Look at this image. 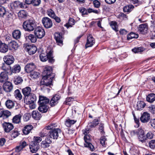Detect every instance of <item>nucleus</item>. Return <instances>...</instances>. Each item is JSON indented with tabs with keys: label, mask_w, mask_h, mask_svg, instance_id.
<instances>
[{
	"label": "nucleus",
	"mask_w": 155,
	"mask_h": 155,
	"mask_svg": "<svg viewBox=\"0 0 155 155\" xmlns=\"http://www.w3.org/2000/svg\"><path fill=\"white\" fill-rule=\"evenodd\" d=\"M52 68L50 67L45 68L43 72V75L40 83V85L49 86L51 84L53 79L54 76V74L52 73Z\"/></svg>",
	"instance_id": "1"
},
{
	"label": "nucleus",
	"mask_w": 155,
	"mask_h": 155,
	"mask_svg": "<svg viewBox=\"0 0 155 155\" xmlns=\"http://www.w3.org/2000/svg\"><path fill=\"white\" fill-rule=\"evenodd\" d=\"M31 89L29 87H26L22 89V93L24 95V101L26 104L35 102L36 100L35 95L31 93Z\"/></svg>",
	"instance_id": "2"
},
{
	"label": "nucleus",
	"mask_w": 155,
	"mask_h": 155,
	"mask_svg": "<svg viewBox=\"0 0 155 155\" xmlns=\"http://www.w3.org/2000/svg\"><path fill=\"white\" fill-rule=\"evenodd\" d=\"M36 26L35 21L31 19L25 21L22 24L23 29L25 31L28 32L33 31Z\"/></svg>",
	"instance_id": "3"
},
{
	"label": "nucleus",
	"mask_w": 155,
	"mask_h": 155,
	"mask_svg": "<svg viewBox=\"0 0 155 155\" xmlns=\"http://www.w3.org/2000/svg\"><path fill=\"white\" fill-rule=\"evenodd\" d=\"M34 30V35L37 38L41 39L45 35L44 29L40 27H36Z\"/></svg>",
	"instance_id": "4"
},
{
	"label": "nucleus",
	"mask_w": 155,
	"mask_h": 155,
	"mask_svg": "<svg viewBox=\"0 0 155 155\" xmlns=\"http://www.w3.org/2000/svg\"><path fill=\"white\" fill-rule=\"evenodd\" d=\"M91 138V136L90 134L84 135V139L85 142V143L84 144V146L85 147L90 148L91 150H93L94 148V146L91 143H90Z\"/></svg>",
	"instance_id": "5"
},
{
	"label": "nucleus",
	"mask_w": 155,
	"mask_h": 155,
	"mask_svg": "<svg viewBox=\"0 0 155 155\" xmlns=\"http://www.w3.org/2000/svg\"><path fill=\"white\" fill-rule=\"evenodd\" d=\"M42 23L44 27L47 28H50L52 27L53 23L51 20L47 17L43 18L41 20Z\"/></svg>",
	"instance_id": "6"
},
{
	"label": "nucleus",
	"mask_w": 155,
	"mask_h": 155,
	"mask_svg": "<svg viewBox=\"0 0 155 155\" xmlns=\"http://www.w3.org/2000/svg\"><path fill=\"white\" fill-rule=\"evenodd\" d=\"M60 129L57 128L49 131V136L51 138L57 139L59 136V133H60Z\"/></svg>",
	"instance_id": "7"
},
{
	"label": "nucleus",
	"mask_w": 155,
	"mask_h": 155,
	"mask_svg": "<svg viewBox=\"0 0 155 155\" xmlns=\"http://www.w3.org/2000/svg\"><path fill=\"white\" fill-rule=\"evenodd\" d=\"M13 8H26L28 7L27 5L24 3L21 2L19 1H16L12 4Z\"/></svg>",
	"instance_id": "8"
},
{
	"label": "nucleus",
	"mask_w": 155,
	"mask_h": 155,
	"mask_svg": "<svg viewBox=\"0 0 155 155\" xmlns=\"http://www.w3.org/2000/svg\"><path fill=\"white\" fill-rule=\"evenodd\" d=\"M61 96L58 94L54 95L51 98L50 102L49 104L51 107L54 106L58 103V101L60 99Z\"/></svg>",
	"instance_id": "9"
},
{
	"label": "nucleus",
	"mask_w": 155,
	"mask_h": 155,
	"mask_svg": "<svg viewBox=\"0 0 155 155\" xmlns=\"http://www.w3.org/2000/svg\"><path fill=\"white\" fill-rule=\"evenodd\" d=\"M54 37L58 45L62 46L63 44V38L61 33H56L54 34Z\"/></svg>",
	"instance_id": "10"
},
{
	"label": "nucleus",
	"mask_w": 155,
	"mask_h": 155,
	"mask_svg": "<svg viewBox=\"0 0 155 155\" xmlns=\"http://www.w3.org/2000/svg\"><path fill=\"white\" fill-rule=\"evenodd\" d=\"M2 125L5 132L8 133L10 132L14 128L13 124L5 122Z\"/></svg>",
	"instance_id": "11"
},
{
	"label": "nucleus",
	"mask_w": 155,
	"mask_h": 155,
	"mask_svg": "<svg viewBox=\"0 0 155 155\" xmlns=\"http://www.w3.org/2000/svg\"><path fill=\"white\" fill-rule=\"evenodd\" d=\"M29 147L31 152L35 153L39 148V144L35 142H31L30 144Z\"/></svg>",
	"instance_id": "12"
},
{
	"label": "nucleus",
	"mask_w": 155,
	"mask_h": 155,
	"mask_svg": "<svg viewBox=\"0 0 155 155\" xmlns=\"http://www.w3.org/2000/svg\"><path fill=\"white\" fill-rule=\"evenodd\" d=\"M3 89L6 92H10L13 89L12 84L9 81L5 82L3 85Z\"/></svg>",
	"instance_id": "13"
},
{
	"label": "nucleus",
	"mask_w": 155,
	"mask_h": 155,
	"mask_svg": "<svg viewBox=\"0 0 155 155\" xmlns=\"http://www.w3.org/2000/svg\"><path fill=\"white\" fill-rule=\"evenodd\" d=\"M95 43L94 38L91 35H90L87 37V42L85 45L86 48L91 47Z\"/></svg>",
	"instance_id": "14"
},
{
	"label": "nucleus",
	"mask_w": 155,
	"mask_h": 155,
	"mask_svg": "<svg viewBox=\"0 0 155 155\" xmlns=\"http://www.w3.org/2000/svg\"><path fill=\"white\" fill-rule=\"evenodd\" d=\"M150 119V115L147 112H144L140 117V120L143 123L147 122Z\"/></svg>",
	"instance_id": "15"
},
{
	"label": "nucleus",
	"mask_w": 155,
	"mask_h": 155,
	"mask_svg": "<svg viewBox=\"0 0 155 155\" xmlns=\"http://www.w3.org/2000/svg\"><path fill=\"white\" fill-rule=\"evenodd\" d=\"M36 68V66L33 63L28 64L25 67V70L26 72L29 73L34 70Z\"/></svg>",
	"instance_id": "16"
},
{
	"label": "nucleus",
	"mask_w": 155,
	"mask_h": 155,
	"mask_svg": "<svg viewBox=\"0 0 155 155\" xmlns=\"http://www.w3.org/2000/svg\"><path fill=\"white\" fill-rule=\"evenodd\" d=\"M130 134L132 136L137 135L138 137V136L144 134H145L143 130L141 128H140L137 130L132 131L130 132Z\"/></svg>",
	"instance_id": "17"
},
{
	"label": "nucleus",
	"mask_w": 155,
	"mask_h": 155,
	"mask_svg": "<svg viewBox=\"0 0 155 155\" xmlns=\"http://www.w3.org/2000/svg\"><path fill=\"white\" fill-rule=\"evenodd\" d=\"M147 30L148 26L146 24H143L140 25L138 31L140 33L145 34L147 33Z\"/></svg>",
	"instance_id": "18"
},
{
	"label": "nucleus",
	"mask_w": 155,
	"mask_h": 155,
	"mask_svg": "<svg viewBox=\"0 0 155 155\" xmlns=\"http://www.w3.org/2000/svg\"><path fill=\"white\" fill-rule=\"evenodd\" d=\"M51 140L50 139V138L48 137L46 138L45 140L43 141L41 143V147L44 148H46L48 147L49 144L51 143Z\"/></svg>",
	"instance_id": "19"
},
{
	"label": "nucleus",
	"mask_w": 155,
	"mask_h": 155,
	"mask_svg": "<svg viewBox=\"0 0 155 155\" xmlns=\"http://www.w3.org/2000/svg\"><path fill=\"white\" fill-rule=\"evenodd\" d=\"M27 49L30 55L34 54L37 50V48L34 45H28L27 47Z\"/></svg>",
	"instance_id": "20"
},
{
	"label": "nucleus",
	"mask_w": 155,
	"mask_h": 155,
	"mask_svg": "<svg viewBox=\"0 0 155 155\" xmlns=\"http://www.w3.org/2000/svg\"><path fill=\"white\" fill-rule=\"evenodd\" d=\"M49 100L46 97L40 96L38 101L39 104H48Z\"/></svg>",
	"instance_id": "21"
},
{
	"label": "nucleus",
	"mask_w": 155,
	"mask_h": 155,
	"mask_svg": "<svg viewBox=\"0 0 155 155\" xmlns=\"http://www.w3.org/2000/svg\"><path fill=\"white\" fill-rule=\"evenodd\" d=\"M8 77L7 73L6 71L2 72L0 74V82H3L7 81Z\"/></svg>",
	"instance_id": "22"
},
{
	"label": "nucleus",
	"mask_w": 155,
	"mask_h": 155,
	"mask_svg": "<svg viewBox=\"0 0 155 155\" xmlns=\"http://www.w3.org/2000/svg\"><path fill=\"white\" fill-rule=\"evenodd\" d=\"M4 61L8 65L12 64L14 60V58L12 56H6L4 58Z\"/></svg>",
	"instance_id": "23"
},
{
	"label": "nucleus",
	"mask_w": 155,
	"mask_h": 155,
	"mask_svg": "<svg viewBox=\"0 0 155 155\" xmlns=\"http://www.w3.org/2000/svg\"><path fill=\"white\" fill-rule=\"evenodd\" d=\"M33 128V126L31 125H28L25 126L22 130L23 134L27 135L30 132Z\"/></svg>",
	"instance_id": "24"
},
{
	"label": "nucleus",
	"mask_w": 155,
	"mask_h": 155,
	"mask_svg": "<svg viewBox=\"0 0 155 155\" xmlns=\"http://www.w3.org/2000/svg\"><path fill=\"white\" fill-rule=\"evenodd\" d=\"M39 105L38 109L40 112L42 113H45L47 111L49 107L47 104H39Z\"/></svg>",
	"instance_id": "25"
},
{
	"label": "nucleus",
	"mask_w": 155,
	"mask_h": 155,
	"mask_svg": "<svg viewBox=\"0 0 155 155\" xmlns=\"http://www.w3.org/2000/svg\"><path fill=\"white\" fill-rule=\"evenodd\" d=\"M14 102L10 100H7L5 102V105L8 109H12L15 106Z\"/></svg>",
	"instance_id": "26"
},
{
	"label": "nucleus",
	"mask_w": 155,
	"mask_h": 155,
	"mask_svg": "<svg viewBox=\"0 0 155 155\" xmlns=\"http://www.w3.org/2000/svg\"><path fill=\"white\" fill-rule=\"evenodd\" d=\"M8 45L10 48L15 50L17 49L18 45L17 42L14 41H12L8 43Z\"/></svg>",
	"instance_id": "27"
},
{
	"label": "nucleus",
	"mask_w": 155,
	"mask_h": 155,
	"mask_svg": "<svg viewBox=\"0 0 155 155\" xmlns=\"http://www.w3.org/2000/svg\"><path fill=\"white\" fill-rule=\"evenodd\" d=\"M21 36V32L19 30H16L14 31L12 33V36L14 38L18 39L20 38Z\"/></svg>",
	"instance_id": "28"
},
{
	"label": "nucleus",
	"mask_w": 155,
	"mask_h": 155,
	"mask_svg": "<svg viewBox=\"0 0 155 155\" xmlns=\"http://www.w3.org/2000/svg\"><path fill=\"white\" fill-rule=\"evenodd\" d=\"M26 39L28 40L33 43L37 41V37L33 34H30L26 37Z\"/></svg>",
	"instance_id": "29"
},
{
	"label": "nucleus",
	"mask_w": 155,
	"mask_h": 155,
	"mask_svg": "<svg viewBox=\"0 0 155 155\" xmlns=\"http://www.w3.org/2000/svg\"><path fill=\"white\" fill-rule=\"evenodd\" d=\"M21 116L20 114L15 116L12 119V122L15 124H18L21 122Z\"/></svg>",
	"instance_id": "30"
},
{
	"label": "nucleus",
	"mask_w": 155,
	"mask_h": 155,
	"mask_svg": "<svg viewBox=\"0 0 155 155\" xmlns=\"http://www.w3.org/2000/svg\"><path fill=\"white\" fill-rule=\"evenodd\" d=\"M147 100L150 103L153 102L155 101V94H151L148 95L147 97Z\"/></svg>",
	"instance_id": "31"
},
{
	"label": "nucleus",
	"mask_w": 155,
	"mask_h": 155,
	"mask_svg": "<svg viewBox=\"0 0 155 155\" xmlns=\"http://www.w3.org/2000/svg\"><path fill=\"white\" fill-rule=\"evenodd\" d=\"M18 17L20 18H24L27 16V13L24 10L20 11L18 13Z\"/></svg>",
	"instance_id": "32"
},
{
	"label": "nucleus",
	"mask_w": 155,
	"mask_h": 155,
	"mask_svg": "<svg viewBox=\"0 0 155 155\" xmlns=\"http://www.w3.org/2000/svg\"><path fill=\"white\" fill-rule=\"evenodd\" d=\"M14 95L16 98L19 100H21L22 99V95L18 89L16 90L15 91Z\"/></svg>",
	"instance_id": "33"
},
{
	"label": "nucleus",
	"mask_w": 155,
	"mask_h": 155,
	"mask_svg": "<svg viewBox=\"0 0 155 155\" xmlns=\"http://www.w3.org/2000/svg\"><path fill=\"white\" fill-rule=\"evenodd\" d=\"M32 116L33 118L36 120H39L41 117L39 113L36 111L32 112Z\"/></svg>",
	"instance_id": "34"
},
{
	"label": "nucleus",
	"mask_w": 155,
	"mask_h": 155,
	"mask_svg": "<svg viewBox=\"0 0 155 155\" xmlns=\"http://www.w3.org/2000/svg\"><path fill=\"white\" fill-rule=\"evenodd\" d=\"M134 8V7L132 5H129L124 6L123 8L124 12H129L132 11Z\"/></svg>",
	"instance_id": "35"
},
{
	"label": "nucleus",
	"mask_w": 155,
	"mask_h": 155,
	"mask_svg": "<svg viewBox=\"0 0 155 155\" xmlns=\"http://www.w3.org/2000/svg\"><path fill=\"white\" fill-rule=\"evenodd\" d=\"M76 122V120H71L70 119H67L65 122V125L67 127H70L71 126L74 124Z\"/></svg>",
	"instance_id": "36"
},
{
	"label": "nucleus",
	"mask_w": 155,
	"mask_h": 155,
	"mask_svg": "<svg viewBox=\"0 0 155 155\" xmlns=\"http://www.w3.org/2000/svg\"><path fill=\"white\" fill-rule=\"evenodd\" d=\"M48 130L45 127L40 133L39 135L41 137H44L48 135Z\"/></svg>",
	"instance_id": "37"
},
{
	"label": "nucleus",
	"mask_w": 155,
	"mask_h": 155,
	"mask_svg": "<svg viewBox=\"0 0 155 155\" xmlns=\"http://www.w3.org/2000/svg\"><path fill=\"white\" fill-rule=\"evenodd\" d=\"M21 67L18 64H16L13 67L12 69V72L13 73H16L20 71Z\"/></svg>",
	"instance_id": "38"
},
{
	"label": "nucleus",
	"mask_w": 155,
	"mask_h": 155,
	"mask_svg": "<svg viewBox=\"0 0 155 155\" xmlns=\"http://www.w3.org/2000/svg\"><path fill=\"white\" fill-rule=\"evenodd\" d=\"M8 50V46L5 43L2 44V46L0 48V51L2 53H5L7 52Z\"/></svg>",
	"instance_id": "39"
},
{
	"label": "nucleus",
	"mask_w": 155,
	"mask_h": 155,
	"mask_svg": "<svg viewBox=\"0 0 155 155\" xmlns=\"http://www.w3.org/2000/svg\"><path fill=\"white\" fill-rule=\"evenodd\" d=\"M2 116L3 118H7L11 115V113L8 110H4L2 109Z\"/></svg>",
	"instance_id": "40"
},
{
	"label": "nucleus",
	"mask_w": 155,
	"mask_h": 155,
	"mask_svg": "<svg viewBox=\"0 0 155 155\" xmlns=\"http://www.w3.org/2000/svg\"><path fill=\"white\" fill-rule=\"evenodd\" d=\"M145 104L143 101H140L137 105V110H142L145 106Z\"/></svg>",
	"instance_id": "41"
},
{
	"label": "nucleus",
	"mask_w": 155,
	"mask_h": 155,
	"mask_svg": "<svg viewBox=\"0 0 155 155\" xmlns=\"http://www.w3.org/2000/svg\"><path fill=\"white\" fill-rule=\"evenodd\" d=\"M74 20L73 18H70L69 19L68 23L66 24L65 26L68 28L71 27L72 25H74Z\"/></svg>",
	"instance_id": "42"
},
{
	"label": "nucleus",
	"mask_w": 155,
	"mask_h": 155,
	"mask_svg": "<svg viewBox=\"0 0 155 155\" xmlns=\"http://www.w3.org/2000/svg\"><path fill=\"white\" fill-rule=\"evenodd\" d=\"M138 35L133 32L130 33L127 36V39L128 40H130L134 38H138Z\"/></svg>",
	"instance_id": "43"
},
{
	"label": "nucleus",
	"mask_w": 155,
	"mask_h": 155,
	"mask_svg": "<svg viewBox=\"0 0 155 155\" xmlns=\"http://www.w3.org/2000/svg\"><path fill=\"white\" fill-rule=\"evenodd\" d=\"M110 25L112 28L116 31H118V28L117 24L115 21H111L110 23Z\"/></svg>",
	"instance_id": "44"
},
{
	"label": "nucleus",
	"mask_w": 155,
	"mask_h": 155,
	"mask_svg": "<svg viewBox=\"0 0 155 155\" xmlns=\"http://www.w3.org/2000/svg\"><path fill=\"white\" fill-rule=\"evenodd\" d=\"M99 120L98 119H95L92 123H91L89 124V127H94L98 124Z\"/></svg>",
	"instance_id": "45"
},
{
	"label": "nucleus",
	"mask_w": 155,
	"mask_h": 155,
	"mask_svg": "<svg viewBox=\"0 0 155 155\" xmlns=\"http://www.w3.org/2000/svg\"><path fill=\"white\" fill-rule=\"evenodd\" d=\"M30 73V77L32 78H36L38 77L39 73L35 71H32Z\"/></svg>",
	"instance_id": "46"
},
{
	"label": "nucleus",
	"mask_w": 155,
	"mask_h": 155,
	"mask_svg": "<svg viewBox=\"0 0 155 155\" xmlns=\"http://www.w3.org/2000/svg\"><path fill=\"white\" fill-rule=\"evenodd\" d=\"M144 50V48H135L132 49V51L135 53L138 52H142Z\"/></svg>",
	"instance_id": "47"
},
{
	"label": "nucleus",
	"mask_w": 155,
	"mask_h": 155,
	"mask_svg": "<svg viewBox=\"0 0 155 155\" xmlns=\"http://www.w3.org/2000/svg\"><path fill=\"white\" fill-rule=\"evenodd\" d=\"M107 139L105 136H102L100 139V142L101 145L104 147L107 144Z\"/></svg>",
	"instance_id": "48"
},
{
	"label": "nucleus",
	"mask_w": 155,
	"mask_h": 155,
	"mask_svg": "<svg viewBox=\"0 0 155 155\" xmlns=\"http://www.w3.org/2000/svg\"><path fill=\"white\" fill-rule=\"evenodd\" d=\"M48 59L49 60V61L50 62H52L54 61L53 59V57L52 56V51H49L46 55Z\"/></svg>",
	"instance_id": "49"
},
{
	"label": "nucleus",
	"mask_w": 155,
	"mask_h": 155,
	"mask_svg": "<svg viewBox=\"0 0 155 155\" xmlns=\"http://www.w3.org/2000/svg\"><path fill=\"white\" fill-rule=\"evenodd\" d=\"M6 13V11L5 8L2 6H0V16L3 17Z\"/></svg>",
	"instance_id": "50"
},
{
	"label": "nucleus",
	"mask_w": 155,
	"mask_h": 155,
	"mask_svg": "<svg viewBox=\"0 0 155 155\" xmlns=\"http://www.w3.org/2000/svg\"><path fill=\"white\" fill-rule=\"evenodd\" d=\"M139 140L142 143H144L146 142L147 140L146 137L145 136L144 134H143L142 135H140V136H138L137 137Z\"/></svg>",
	"instance_id": "51"
},
{
	"label": "nucleus",
	"mask_w": 155,
	"mask_h": 155,
	"mask_svg": "<svg viewBox=\"0 0 155 155\" xmlns=\"http://www.w3.org/2000/svg\"><path fill=\"white\" fill-rule=\"evenodd\" d=\"M47 13L49 16L53 18L56 15L54 12L51 9H49L47 11Z\"/></svg>",
	"instance_id": "52"
},
{
	"label": "nucleus",
	"mask_w": 155,
	"mask_h": 155,
	"mask_svg": "<svg viewBox=\"0 0 155 155\" xmlns=\"http://www.w3.org/2000/svg\"><path fill=\"white\" fill-rule=\"evenodd\" d=\"M79 11L82 15H87V9L83 7H81L79 8Z\"/></svg>",
	"instance_id": "53"
},
{
	"label": "nucleus",
	"mask_w": 155,
	"mask_h": 155,
	"mask_svg": "<svg viewBox=\"0 0 155 155\" xmlns=\"http://www.w3.org/2000/svg\"><path fill=\"white\" fill-rule=\"evenodd\" d=\"M57 126L56 124L52 123L45 127L48 130L51 129H55V127Z\"/></svg>",
	"instance_id": "54"
},
{
	"label": "nucleus",
	"mask_w": 155,
	"mask_h": 155,
	"mask_svg": "<svg viewBox=\"0 0 155 155\" xmlns=\"http://www.w3.org/2000/svg\"><path fill=\"white\" fill-rule=\"evenodd\" d=\"M39 57L41 60L42 61H45L48 59L46 55L43 53L40 54Z\"/></svg>",
	"instance_id": "55"
},
{
	"label": "nucleus",
	"mask_w": 155,
	"mask_h": 155,
	"mask_svg": "<svg viewBox=\"0 0 155 155\" xmlns=\"http://www.w3.org/2000/svg\"><path fill=\"white\" fill-rule=\"evenodd\" d=\"M22 81L23 80L21 78L18 77L15 79L14 82L16 84H18L21 83Z\"/></svg>",
	"instance_id": "56"
},
{
	"label": "nucleus",
	"mask_w": 155,
	"mask_h": 155,
	"mask_svg": "<svg viewBox=\"0 0 155 155\" xmlns=\"http://www.w3.org/2000/svg\"><path fill=\"white\" fill-rule=\"evenodd\" d=\"M74 100V99L72 97H69L66 98L64 103L67 105H70L69 102H72Z\"/></svg>",
	"instance_id": "57"
},
{
	"label": "nucleus",
	"mask_w": 155,
	"mask_h": 155,
	"mask_svg": "<svg viewBox=\"0 0 155 155\" xmlns=\"http://www.w3.org/2000/svg\"><path fill=\"white\" fill-rule=\"evenodd\" d=\"M150 147L151 149L155 148V140H152L150 141L149 143Z\"/></svg>",
	"instance_id": "58"
},
{
	"label": "nucleus",
	"mask_w": 155,
	"mask_h": 155,
	"mask_svg": "<svg viewBox=\"0 0 155 155\" xmlns=\"http://www.w3.org/2000/svg\"><path fill=\"white\" fill-rule=\"evenodd\" d=\"M19 134L18 131L17 130H14L11 134L12 137L15 138L17 137Z\"/></svg>",
	"instance_id": "59"
},
{
	"label": "nucleus",
	"mask_w": 155,
	"mask_h": 155,
	"mask_svg": "<svg viewBox=\"0 0 155 155\" xmlns=\"http://www.w3.org/2000/svg\"><path fill=\"white\" fill-rule=\"evenodd\" d=\"M33 139L34 141L32 142H35L37 143H39L42 140L41 138L39 137L35 136L34 137Z\"/></svg>",
	"instance_id": "60"
},
{
	"label": "nucleus",
	"mask_w": 155,
	"mask_h": 155,
	"mask_svg": "<svg viewBox=\"0 0 155 155\" xmlns=\"http://www.w3.org/2000/svg\"><path fill=\"white\" fill-rule=\"evenodd\" d=\"M153 134L150 131L147 133L146 137L147 139H151L153 138Z\"/></svg>",
	"instance_id": "61"
},
{
	"label": "nucleus",
	"mask_w": 155,
	"mask_h": 155,
	"mask_svg": "<svg viewBox=\"0 0 155 155\" xmlns=\"http://www.w3.org/2000/svg\"><path fill=\"white\" fill-rule=\"evenodd\" d=\"M87 15L88 13H90L91 12H93L96 14H98V11L97 10H94L92 8H89L87 9Z\"/></svg>",
	"instance_id": "62"
},
{
	"label": "nucleus",
	"mask_w": 155,
	"mask_h": 155,
	"mask_svg": "<svg viewBox=\"0 0 155 155\" xmlns=\"http://www.w3.org/2000/svg\"><path fill=\"white\" fill-rule=\"evenodd\" d=\"M94 6L97 8H99L100 6V3L99 1L97 0H95L93 2Z\"/></svg>",
	"instance_id": "63"
},
{
	"label": "nucleus",
	"mask_w": 155,
	"mask_h": 155,
	"mask_svg": "<svg viewBox=\"0 0 155 155\" xmlns=\"http://www.w3.org/2000/svg\"><path fill=\"white\" fill-rule=\"evenodd\" d=\"M150 124L151 126L155 129V119H151L150 122Z\"/></svg>",
	"instance_id": "64"
}]
</instances>
